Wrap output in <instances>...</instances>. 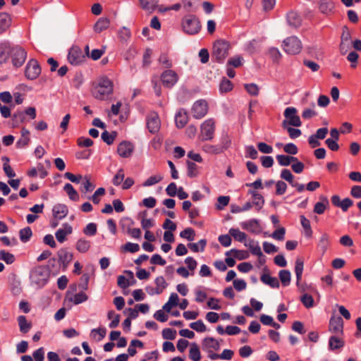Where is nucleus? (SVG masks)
<instances>
[{
    "instance_id": "35",
    "label": "nucleus",
    "mask_w": 361,
    "mask_h": 361,
    "mask_svg": "<svg viewBox=\"0 0 361 361\" xmlns=\"http://www.w3.org/2000/svg\"><path fill=\"white\" fill-rule=\"evenodd\" d=\"M125 180V171L123 169H119L112 178V183L115 186H121Z\"/></svg>"
},
{
    "instance_id": "44",
    "label": "nucleus",
    "mask_w": 361,
    "mask_h": 361,
    "mask_svg": "<svg viewBox=\"0 0 361 361\" xmlns=\"http://www.w3.org/2000/svg\"><path fill=\"white\" fill-rule=\"evenodd\" d=\"M107 316L109 319L111 320L109 324V327L114 329L118 326L120 322V316L116 314L113 310L109 311Z\"/></svg>"
},
{
    "instance_id": "20",
    "label": "nucleus",
    "mask_w": 361,
    "mask_h": 361,
    "mask_svg": "<svg viewBox=\"0 0 361 361\" xmlns=\"http://www.w3.org/2000/svg\"><path fill=\"white\" fill-rule=\"evenodd\" d=\"M59 261L63 264L66 269L73 259V254L66 249H61L58 252Z\"/></svg>"
},
{
    "instance_id": "38",
    "label": "nucleus",
    "mask_w": 361,
    "mask_h": 361,
    "mask_svg": "<svg viewBox=\"0 0 361 361\" xmlns=\"http://www.w3.org/2000/svg\"><path fill=\"white\" fill-rule=\"evenodd\" d=\"M18 322L20 328V331L22 333H27L31 328V324L27 321L25 316L21 315L18 317Z\"/></svg>"
},
{
    "instance_id": "8",
    "label": "nucleus",
    "mask_w": 361,
    "mask_h": 361,
    "mask_svg": "<svg viewBox=\"0 0 361 361\" xmlns=\"http://www.w3.org/2000/svg\"><path fill=\"white\" fill-rule=\"evenodd\" d=\"M10 56L13 66L18 68L24 63L27 58V52L22 47L16 46L11 47Z\"/></svg>"
},
{
    "instance_id": "57",
    "label": "nucleus",
    "mask_w": 361,
    "mask_h": 361,
    "mask_svg": "<svg viewBox=\"0 0 361 361\" xmlns=\"http://www.w3.org/2000/svg\"><path fill=\"white\" fill-rule=\"evenodd\" d=\"M269 56L274 62H279L282 56L279 49L276 47H271L269 49Z\"/></svg>"
},
{
    "instance_id": "13",
    "label": "nucleus",
    "mask_w": 361,
    "mask_h": 361,
    "mask_svg": "<svg viewBox=\"0 0 361 361\" xmlns=\"http://www.w3.org/2000/svg\"><path fill=\"white\" fill-rule=\"evenodd\" d=\"M208 111V104L205 100H198L195 102L192 107V114L193 117L200 119L204 117Z\"/></svg>"
},
{
    "instance_id": "17",
    "label": "nucleus",
    "mask_w": 361,
    "mask_h": 361,
    "mask_svg": "<svg viewBox=\"0 0 361 361\" xmlns=\"http://www.w3.org/2000/svg\"><path fill=\"white\" fill-rule=\"evenodd\" d=\"M345 345V341L343 340V336L340 335H333L330 336L329 340V348L331 350H335L337 349L342 348Z\"/></svg>"
},
{
    "instance_id": "11",
    "label": "nucleus",
    "mask_w": 361,
    "mask_h": 361,
    "mask_svg": "<svg viewBox=\"0 0 361 361\" xmlns=\"http://www.w3.org/2000/svg\"><path fill=\"white\" fill-rule=\"evenodd\" d=\"M343 325L344 322L341 317L333 315L329 320V331L333 335L343 336Z\"/></svg>"
},
{
    "instance_id": "22",
    "label": "nucleus",
    "mask_w": 361,
    "mask_h": 361,
    "mask_svg": "<svg viewBox=\"0 0 361 361\" xmlns=\"http://www.w3.org/2000/svg\"><path fill=\"white\" fill-rule=\"evenodd\" d=\"M249 193L252 195V204L255 207V209L257 211L260 210L264 204L263 196L255 190H250Z\"/></svg>"
},
{
    "instance_id": "59",
    "label": "nucleus",
    "mask_w": 361,
    "mask_h": 361,
    "mask_svg": "<svg viewBox=\"0 0 361 361\" xmlns=\"http://www.w3.org/2000/svg\"><path fill=\"white\" fill-rule=\"evenodd\" d=\"M190 326L197 332H204L207 330V327L202 320H197V322L191 323Z\"/></svg>"
},
{
    "instance_id": "40",
    "label": "nucleus",
    "mask_w": 361,
    "mask_h": 361,
    "mask_svg": "<svg viewBox=\"0 0 361 361\" xmlns=\"http://www.w3.org/2000/svg\"><path fill=\"white\" fill-rule=\"evenodd\" d=\"M206 244L207 240L205 239H201L196 243H189L188 246L192 252H202L204 250Z\"/></svg>"
},
{
    "instance_id": "46",
    "label": "nucleus",
    "mask_w": 361,
    "mask_h": 361,
    "mask_svg": "<svg viewBox=\"0 0 361 361\" xmlns=\"http://www.w3.org/2000/svg\"><path fill=\"white\" fill-rule=\"evenodd\" d=\"M106 336V329L103 328L93 329L91 331V336L99 341L102 340Z\"/></svg>"
},
{
    "instance_id": "2",
    "label": "nucleus",
    "mask_w": 361,
    "mask_h": 361,
    "mask_svg": "<svg viewBox=\"0 0 361 361\" xmlns=\"http://www.w3.org/2000/svg\"><path fill=\"white\" fill-rule=\"evenodd\" d=\"M113 92V83L107 78H102L92 90L93 96L99 100H104Z\"/></svg>"
},
{
    "instance_id": "37",
    "label": "nucleus",
    "mask_w": 361,
    "mask_h": 361,
    "mask_svg": "<svg viewBox=\"0 0 361 361\" xmlns=\"http://www.w3.org/2000/svg\"><path fill=\"white\" fill-rule=\"evenodd\" d=\"M189 357L193 361H200L201 360V354L197 345L195 343L190 345L189 351Z\"/></svg>"
},
{
    "instance_id": "56",
    "label": "nucleus",
    "mask_w": 361,
    "mask_h": 361,
    "mask_svg": "<svg viewBox=\"0 0 361 361\" xmlns=\"http://www.w3.org/2000/svg\"><path fill=\"white\" fill-rule=\"evenodd\" d=\"M230 197L228 196H219L217 198V204L216 208L219 210H222L229 203Z\"/></svg>"
},
{
    "instance_id": "25",
    "label": "nucleus",
    "mask_w": 361,
    "mask_h": 361,
    "mask_svg": "<svg viewBox=\"0 0 361 361\" xmlns=\"http://www.w3.org/2000/svg\"><path fill=\"white\" fill-rule=\"evenodd\" d=\"M110 25V20L108 18H100L94 25V30L97 33H100L109 28Z\"/></svg>"
},
{
    "instance_id": "28",
    "label": "nucleus",
    "mask_w": 361,
    "mask_h": 361,
    "mask_svg": "<svg viewBox=\"0 0 361 361\" xmlns=\"http://www.w3.org/2000/svg\"><path fill=\"white\" fill-rule=\"evenodd\" d=\"M260 280L264 283L269 285L271 288H279V281L276 277H272L269 274H264L261 276Z\"/></svg>"
},
{
    "instance_id": "33",
    "label": "nucleus",
    "mask_w": 361,
    "mask_h": 361,
    "mask_svg": "<svg viewBox=\"0 0 361 361\" xmlns=\"http://www.w3.org/2000/svg\"><path fill=\"white\" fill-rule=\"evenodd\" d=\"M203 151L209 154H219L224 152V148L220 145H204L202 147Z\"/></svg>"
},
{
    "instance_id": "58",
    "label": "nucleus",
    "mask_w": 361,
    "mask_h": 361,
    "mask_svg": "<svg viewBox=\"0 0 361 361\" xmlns=\"http://www.w3.org/2000/svg\"><path fill=\"white\" fill-rule=\"evenodd\" d=\"M20 238L23 242H27L32 235V230L30 227L23 228L19 232Z\"/></svg>"
},
{
    "instance_id": "43",
    "label": "nucleus",
    "mask_w": 361,
    "mask_h": 361,
    "mask_svg": "<svg viewBox=\"0 0 361 361\" xmlns=\"http://www.w3.org/2000/svg\"><path fill=\"white\" fill-rule=\"evenodd\" d=\"M188 172L187 174L190 178H195L199 173L198 167L194 162L187 161Z\"/></svg>"
},
{
    "instance_id": "23",
    "label": "nucleus",
    "mask_w": 361,
    "mask_h": 361,
    "mask_svg": "<svg viewBox=\"0 0 361 361\" xmlns=\"http://www.w3.org/2000/svg\"><path fill=\"white\" fill-rule=\"evenodd\" d=\"M175 121L176 125L178 128H183L188 121V115L187 112L183 109H180V111H178V113L176 114Z\"/></svg>"
},
{
    "instance_id": "42",
    "label": "nucleus",
    "mask_w": 361,
    "mask_h": 361,
    "mask_svg": "<svg viewBox=\"0 0 361 361\" xmlns=\"http://www.w3.org/2000/svg\"><path fill=\"white\" fill-rule=\"evenodd\" d=\"M90 247V242L84 238H80L76 243V249L80 252H86Z\"/></svg>"
},
{
    "instance_id": "26",
    "label": "nucleus",
    "mask_w": 361,
    "mask_h": 361,
    "mask_svg": "<svg viewBox=\"0 0 361 361\" xmlns=\"http://www.w3.org/2000/svg\"><path fill=\"white\" fill-rule=\"evenodd\" d=\"M11 47L9 44L4 42L0 44V64L6 63L10 55Z\"/></svg>"
},
{
    "instance_id": "62",
    "label": "nucleus",
    "mask_w": 361,
    "mask_h": 361,
    "mask_svg": "<svg viewBox=\"0 0 361 361\" xmlns=\"http://www.w3.org/2000/svg\"><path fill=\"white\" fill-rule=\"evenodd\" d=\"M245 88L252 96H257L259 94V87L255 83L245 84Z\"/></svg>"
},
{
    "instance_id": "30",
    "label": "nucleus",
    "mask_w": 361,
    "mask_h": 361,
    "mask_svg": "<svg viewBox=\"0 0 361 361\" xmlns=\"http://www.w3.org/2000/svg\"><path fill=\"white\" fill-rule=\"evenodd\" d=\"M202 348L204 350L214 349L216 350L219 348V343L214 338L207 337L202 341Z\"/></svg>"
},
{
    "instance_id": "34",
    "label": "nucleus",
    "mask_w": 361,
    "mask_h": 361,
    "mask_svg": "<svg viewBox=\"0 0 361 361\" xmlns=\"http://www.w3.org/2000/svg\"><path fill=\"white\" fill-rule=\"evenodd\" d=\"M329 244V235L326 233H322L318 242V247L323 253L327 250Z\"/></svg>"
},
{
    "instance_id": "36",
    "label": "nucleus",
    "mask_w": 361,
    "mask_h": 361,
    "mask_svg": "<svg viewBox=\"0 0 361 361\" xmlns=\"http://www.w3.org/2000/svg\"><path fill=\"white\" fill-rule=\"evenodd\" d=\"M276 159L281 166H287L290 165L292 161H297V157L279 154L276 156Z\"/></svg>"
},
{
    "instance_id": "4",
    "label": "nucleus",
    "mask_w": 361,
    "mask_h": 361,
    "mask_svg": "<svg viewBox=\"0 0 361 361\" xmlns=\"http://www.w3.org/2000/svg\"><path fill=\"white\" fill-rule=\"evenodd\" d=\"M281 47L287 54L296 55L301 52L302 43L298 37L290 36L283 39Z\"/></svg>"
},
{
    "instance_id": "55",
    "label": "nucleus",
    "mask_w": 361,
    "mask_h": 361,
    "mask_svg": "<svg viewBox=\"0 0 361 361\" xmlns=\"http://www.w3.org/2000/svg\"><path fill=\"white\" fill-rule=\"evenodd\" d=\"M87 299L88 296L85 293L80 292L75 294L72 298H71V301L73 302L75 305H78L87 301Z\"/></svg>"
},
{
    "instance_id": "24",
    "label": "nucleus",
    "mask_w": 361,
    "mask_h": 361,
    "mask_svg": "<svg viewBox=\"0 0 361 361\" xmlns=\"http://www.w3.org/2000/svg\"><path fill=\"white\" fill-rule=\"evenodd\" d=\"M68 212V207L65 204H58L53 207V214L56 219H62L67 216Z\"/></svg>"
},
{
    "instance_id": "7",
    "label": "nucleus",
    "mask_w": 361,
    "mask_h": 361,
    "mask_svg": "<svg viewBox=\"0 0 361 361\" xmlns=\"http://www.w3.org/2000/svg\"><path fill=\"white\" fill-rule=\"evenodd\" d=\"M214 132L215 121L212 118H209L202 123L199 138L202 141L212 140L214 138Z\"/></svg>"
},
{
    "instance_id": "52",
    "label": "nucleus",
    "mask_w": 361,
    "mask_h": 361,
    "mask_svg": "<svg viewBox=\"0 0 361 361\" xmlns=\"http://www.w3.org/2000/svg\"><path fill=\"white\" fill-rule=\"evenodd\" d=\"M154 283L156 284L157 289L158 290V293H161L167 287L168 283L163 276H158L156 278Z\"/></svg>"
},
{
    "instance_id": "16",
    "label": "nucleus",
    "mask_w": 361,
    "mask_h": 361,
    "mask_svg": "<svg viewBox=\"0 0 361 361\" xmlns=\"http://www.w3.org/2000/svg\"><path fill=\"white\" fill-rule=\"evenodd\" d=\"M134 150V146L129 142L123 141L121 142L117 148L118 154L124 158H127L131 156Z\"/></svg>"
},
{
    "instance_id": "5",
    "label": "nucleus",
    "mask_w": 361,
    "mask_h": 361,
    "mask_svg": "<svg viewBox=\"0 0 361 361\" xmlns=\"http://www.w3.org/2000/svg\"><path fill=\"white\" fill-rule=\"evenodd\" d=\"M182 28L183 31L188 35H195L201 29L199 18L194 15H187L182 20Z\"/></svg>"
},
{
    "instance_id": "29",
    "label": "nucleus",
    "mask_w": 361,
    "mask_h": 361,
    "mask_svg": "<svg viewBox=\"0 0 361 361\" xmlns=\"http://www.w3.org/2000/svg\"><path fill=\"white\" fill-rule=\"evenodd\" d=\"M178 295L176 293H171L168 302L163 306V310L169 312L171 309L178 304Z\"/></svg>"
},
{
    "instance_id": "3",
    "label": "nucleus",
    "mask_w": 361,
    "mask_h": 361,
    "mask_svg": "<svg viewBox=\"0 0 361 361\" xmlns=\"http://www.w3.org/2000/svg\"><path fill=\"white\" fill-rule=\"evenodd\" d=\"M231 48L230 44L224 39H219L213 44L212 57L216 61L221 63L228 56Z\"/></svg>"
},
{
    "instance_id": "45",
    "label": "nucleus",
    "mask_w": 361,
    "mask_h": 361,
    "mask_svg": "<svg viewBox=\"0 0 361 361\" xmlns=\"http://www.w3.org/2000/svg\"><path fill=\"white\" fill-rule=\"evenodd\" d=\"M163 179L161 174H157L149 177L142 184L144 187H149L159 183Z\"/></svg>"
},
{
    "instance_id": "12",
    "label": "nucleus",
    "mask_w": 361,
    "mask_h": 361,
    "mask_svg": "<svg viewBox=\"0 0 361 361\" xmlns=\"http://www.w3.org/2000/svg\"><path fill=\"white\" fill-rule=\"evenodd\" d=\"M160 78L163 85L168 88L172 87L178 80V74L171 69L164 71Z\"/></svg>"
},
{
    "instance_id": "32",
    "label": "nucleus",
    "mask_w": 361,
    "mask_h": 361,
    "mask_svg": "<svg viewBox=\"0 0 361 361\" xmlns=\"http://www.w3.org/2000/svg\"><path fill=\"white\" fill-rule=\"evenodd\" d=\"M63 190L68 195V197L73 201H78L80 199L79 194L74 189L71 183H66L63 186Z\"/></svg>"
},
{
    "instance_id": "48",
    "label": "nucleus",
    "mask_w": 361,
    "mask_h": 361,
    "mask_svg": "<svg viewBox=\"0 0 361 361\" xmlns=\"http://www.w3.org/2000/svg\"><path fill=\"white\" fill-rule=\"evenodd\" d=\"M300 222L302 224V226L305 231V235L308 237L312 236V231L311 228V225L310 221L305 216H300Z\"/></svg>"
},
{
    "instance_id": "31",
    "label": "nucleus",
    "mask_w": 361,
    "mask_h": 361,
    "mask_svg": "<svg viewBox=\"0 0 361 361\" xmlns=\"http://www.w3.org/2000/svg\"><path fill=\"white\" fill-rule=\"evenodd\" d=\"M322 202H317L314 207V212L317 214H322L329 206V200L326 197H321Z\"/></svg>"
},
{
    "instance_id": "9",
    "label": "nucleus",
    "mask_w": 361,
    "mask_h": 361,
    "mask_svg": "<svg viewBox=\"0 0 361 361\" xmlns=\"http://www.w3.org/2000/svg\"><path fill=\"white\" fill-rule=\"evenodd\" d=\"M351 34L348 27L344 26L342 28V33L341 35V43L339 45V50L342 55L346 54L351 47Z\"/></svg>"
},
{
    "instance_id": "60",
    "label": "nucleus",
    "mask_w": 361,
    "mask_h": 361,
    "mask_svg": "<svg viewBox=\"0 0 361 361\" xmlns=\"http://www.w3.org/2000/svg\"><path fill=\"white\" fill-rule=\"evenodd\" d=\"M176 331L172 329L166 328L162 331V336L164 339L173 340L176 338Z\"/></svg>"
},
{
    "instance_id": "18",
    "label": "nucleus",
    "mask_w": 361,
    "mask_h": 361,
    "mask_svg": "<svg viewBox=\"0 0 361 361\" xmlns=\"http://www.w3.org/2000/svg\"><path fill=\"white\" fill-rule=\"evenodd\" d=\"M303 267H304V262L303 261L298 258L295 261V273L297 278L296 284L299 287L300 290L301 292H304L305 290L303 286H300V283L302 279V271H303Z\"/></svg>"
},
{
    "instance_id": "14",
    "label": "nucleus",
    "mask_w": 361,
    "mask_h": 361,
    "mask_svg": "<svg viewBox=\"0 0 361 361\" xmlns=\"http://www.w3.org/2000/svg\"><path fill=\"white\" fill-rule=\"evenodd\" d=\"M68 59L72 65L77 66L85 61V55L83 54L80 48L78 47H74L69 51Z\"/></svg>"
},
{
    "instance_id": "50",
    "label": "nucleus",
    "mask_w": 361,
    "mask_h": 361,
    "mask_svg": "<svg viewBox=\"0 0 361 361\" xmlns=\"http://www.w3.org/2000/svg\"><path fill=\"white\" fill-rule=\"evenodd\" d=\"M105 195V189L104 188H98L92 196L90 198L94 204H99L101 201L102 197Z\"/></svg>"
},
{
    "instance_id": "1",
    "label": "nucleus",
    "mask_w": 361,
    "mask_h": 361,
    "mask_svg": "<svg viewBox=\"0 0 361 361\" xmlns=\"http://www.w3.org/2000/svg\"><path fill=\"white\" fill-rule=\"evenodd\" d=\"M50 276V269L47 266L38 265L33 267L30 273V280L32 286L37 288L44 287Z\"/></svg>"
},
{
    "instance_id": "19",
    "label": "nucleus",
    "mask_w": 361,
    "mask_h": 361,
    "mask_svg": "<svg viewBox=\"0 0 361 361\" xmlns=\"http://www.w3.org/2000/svg\"><path fill=\"white\" fill-rule=\"evenodd\" d=\"M72 232L73 228L71 226L68 224H64L63 228L56 232V238L59 243H62L66 240V236L72 233Z\"/></svg>"
},
{
    "instance_id": "53",
    "label": "nucleus",
    "mask_w": 361,
    "mask_h": 361,
    "mask_svg": "<svg viewBox=\"0 0 361 361\" xmlns=\"http://www.w3.org/2000/svg\"><path fill=\"white\" fill-rule=\"evenodd\" d=\"M131 37L130 30L126 27H121L118 31V37L122 42H127Z\"/></svg>"
},
{
    "instance_id": "64",
    "label": "nucleus",
    "mask_w": 361,
    "mask_h": 361,
    "mask_svg": "<svg viewBox=\"0 0 361 361\" xmlns=\"http://www.w3.org/2000/svg\"><path fill=\"white\" fill-rule=\"evenodd\" d=\"M281 178L288 181L290 185L295 181L294 176L288 169H283L281 172Z\"/></svg>"
},
{
    "instance_id": "39",
    "label": "nucleus",
    "mask_w": 361,
    "mask_h": 361,
    "mask_svg": "<svg viewBox=\"0 0 361 361\" xmlns=\"http://www.w3.org/2000/svg\"><path fill=\"white\" fill-rule=\"evenodd\" d=\"M279 279L283 286H287L290 283L291 274L288 270L283 269L279 273Z\"/></svg>"
},
{
    "instance_id": "47",
    "label": "nucleus",
    "mask_w": 361,
    "mask_h": 361,
    "mask_svg": "<svg viewBox=\"0 0 361 361\" xmlns=\"http://www.w3.org/2000/svg\"><path fill=\"white\" fill-rule=\"evenodd\" d=\"M300 301L306 308H311L314 305L312 296L307 293H305L301 296Z\"/></svg>"
},
{
    "instance_id": "49",
    "label": "nucleus",
    "mask_w": 361,
    "mask_h": 361,
    "mask_svg": "<svg viewBox=\"0 0 361 361\" xmlns=\"http://www.w3.org/2000/svg\"><path fill=\"white\" fill-rule=\"evenodd\" d=\"M229 233L238 241L243 242L246 239V234L238 228H231Z\"/></svg>"
},
{
    "instance_id": "21",
    "label": "nucleus",
    "mask_w": 361,
    "mask_h": 361,
    "mask_svg": "<svg viewBox=\"0 0 361 361\" xmlns=\"http://www.w3.org/2000/svg\"><path fill=\"white\" fill-rule=\"evenodd\" d=\"M11 25V18L5 12L0 13V35L6 32Z\"/></svg>"
},
{
    "instance_id": "27",
    "label": "nucleus",
    "mask_w": 361,
    "mask_h": 361,
    "mask_svg": "<svg viewBox=\"0 0 361 361\" xmlns=\"http://www.w3.org/2000/svg\"><path fill=\"white\" fill-rule=\"evenodd\" d=\"M287 21L290 26L298 27L301 25V18L298 14L294 11H290L287 14Z\"/></svg>"
},
{
    "instance_id": "10",
    "label": "nucleus",
    "mask_w": 361,
    "mask_h": 361,
    "mask_svg": "<svg viewBox=\"0 0 361 361\" xmlns=\"http://www.w3.org/2000/svg\"><path fill=\"white\" fill-rule=\"evenodd\" d=\"M41 73V67L38 61L35 59H30L26 65L25 75L29 80H35L39 77Z\"/></svg>"
},
{
    "instance_id": "41",
    "label": "nucleus",
    "mask_w": 361,
    "mask_h": 361,
    "mask_svg": "<svg viewBox=\"0 0 361 361\" xmlns=\"http://www.w3.org/2000/svg\"><path fill=\"white\" fill-rule=\"evenodd\" d=\"M334 8V4L331 1H322L319 4V10L322 13L328 14L332 11Z\"/></svg>"
},
{
    "instance_id": "63",
    "label": "nucleus",
    "mask_w": 361,
    "mask_h": 361,
    "mask_svg": "<svg viewBox=\"0 0 361 361\" xmlns=\"http://www.w3.org/2000/svg\"><path fill=\"white\" fill-rule=\"evenodd\" d=\"M233 88V85L230 80L228 79H223L221 84H220V91L221 92H227L228 91H231Z\"/></svg>"
},
{
    "instance_id": "51",
    "label": "nucleus",
    "mask_w": 361,
    "mask_h": 361,
    "mask_svg": "<svg viewBox=\"0 0 361 361\" xmlns=\"http://www.w3.org/2000/svg\"><path fill=\"white\" fill-rule=\"evenodd\" d=\"M0 259L4 261L6 264H11L15 261V256L5 250L0 251Z\"/></svg>"
},
{
    "instance_id": "6",
    "label": "nucleus",
    "mask_w": 361,
    "mask_h": 361,
    "mask_svg": "<svg viewBox=\"0 0 361 361\" xmlns=\"http://www.w3.org/2000/svg\"><path fill=\"white\" fill-rule=\"evenodd\" d=\"M285 120L282 122L283 128L292 126L295 127H300L302 122L299 116L297 115V109L295 107H288L285 109L283 113Z\"/></svg>"
},
{
    "instance_id": "61",
    "label": "nucleus",
    "mask_w": 361,
    "mask_h": 361,
    "mask_svg": "<svg viewBox=\"0 0 361 361\" xmlns=\"http://www.w3.org/2000/svg\"><path fill=\"white\" fill-rule=\"evenodd\" d=\"M180 235L181 238H186L191 241L194 240L195 231L191 228H187L180 232Z\"/></svg>"
},
{
    "instance_id": "15",
    "label": "nucleus",
    "mask_w": 361,
    "mask_h": 361,
    "mask_svg": "<svg viewBox=\"0 0 361 361\" xmlns=\"http://www.w3.org/2000/svg\"><path fill=\"white\" fill-rule=\"evenodd\" d=\"M161 126V121L159 116L155 112L150 113L147 118V127L152 133L159 131Z\"/></svg>"
},
{
    "instance_id": "54",
    "label": "nucleus",
    "mask_w": 361,
    "mask_h": 361,
    "mask_svg": "<svg viewBox=\"0 0 361 361\" xmlns=\"http://www.w3.org/2000/svg\"><path fill=\"white\" fill-rule=\"evenodd\" d=\"M116 136V132L109 133L105 130L102 133V139L104 142H105L107 145H111L114 142L115 137Z\"/></svg>"
}]
</instances>
